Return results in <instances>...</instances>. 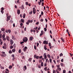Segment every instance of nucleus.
Instances as JSON below:
<instances>
[{"mask_svg":"<svg viewBox=\"0 0 73 73\" xmlns=\"http://www.w3.org/2000/svg\"><path fill=\"white\" fill-rule=\"evenodd\" d=\"M43 35V33H41L40 34V36H41Z\"/></svg>","mask_w":73,"mask_h":73,"instance_id":"60","label":"nucleus"},{"mask_svg":"<svg viewBox=\"0 0 73 73\" xmlns=\"http://www.w3.org/2000/svg\"><path fill=\"white\" fill-rule=\"evenodd\" d=\"M39 58H40V59H41V58H42V56H39Z\"/></svg>","mask_w":73,"mask_h":73,"instance_id":"44","label":"nucleus"},{"mask_svg":"<svg viewBox=\"0 0 73 73\" xmlns=\"http://www.w3.org/2000/svg\"><path fill=\"white\" fill-rule=\"evenodd\" d=\"M60 65H61V66H63V64L62 63H60Z\"/></svg>","mask_w":73,"mask_h":73,"instance_id":"53","label":"nucleus"},{"mask_svg":"<svg viewBox=\"0 0 73 73\" xmlns=\"http://www.w3.org/2000/svg\"><path fill=\"white\" fill-rule=\"evenodd\" d=\"M6 70L8 72H9V70L8 69H6Z\"/></svg>","mask_w":73,"mask_h":73,"instance_id":"64","label":"nucleus"},{"mask_svg":"<svg viewBox=\"0 0 73 73\" xmlns=\"http://www.w3.org/2000/svg\"><path fill=\"white\" fill-rule=\"evenodd\" d=\"M44 48L45 50H47V48L46 47V46H44Z\"/></svg>","mask_w":73,"mask_h":73,"instance_id":"29","label":"nucleus"},{"mask_svg":"<svg viewBox=\"0 0 73 73\" xmlns=\"http://www.w3.org/2000/svg\"><path fill=\"white\" fill-rule=\"evenodd\" d=\"M1 9H2V11H3V10H4V8L2 7L1 8Z\"/></svg>","mask_w":73,"mask_h":73,"instance_id":"62","label":"nucleus"},{"mask_svg":"<svg viewBox=\"0 0 73 73\" xmlns=\"http://www.w3.org/2000/svg\"><path fill=\"white\" fill-rule=\"evenodd\" d=\"M26 16V15L25 13H24L23 15V19H25V16Z\"/></svg>","mask_w":73,"mask_h":73,"instance_id":"16","label":"nucleus"},{"mask_svg":"<svg viewBox=\"0 0 73 73\" xmlns=\"http://www.w3.org/2000/svg\"><path fill=\"white\" fill-rule=\"evenodd\" d=\"M32 58H30L28 60H29V61L30 62H31V61H32Z\"/></svg>","mask_w":73,"mask_h":73,"instance_id":"18","label":"nucleus"},{"mask_svg":"<svg viewBox=\"0 0 73 73\" xmlns=\"http://www.w3.org/2000/svg\"><path fill=\"white\" fill-rule=\"evenodd\" d=\"M19 53H21V49H19Z\"/></svg>","mask_w":73,"mask_h":73,"instance_id":"48","label":"nucleus"},{"mask_svg":"<svg viewBox=\"0 0 73 73\" xmlns=\"http://www.w3.org/2000/svg\"><path fill=\"white\" fill-rule=\"evenodd\" d=\"M36 56H36V54H35L34 55V58H36Z\"/></svg>","mask_w":73,"mask_h":73,"instance_id":"57","label":"nucleus"},{"mask_svg":"<svg viewBox=\"0 0 73 73\" xmlns=\"http://www.w3.org/2000/svg\"><path fill=\"white\" fill-rule=\"evenodd\" d=\"M5 34H3L2 35V38H5Z\"/></svg>","mask_w":73,"mask_h":73,"instance_id":"28","label":"nucleus"},{"mask_svg":"<svg viewBox=\"0 0 73 73\" xmlns=\"http://www.w3.org/2000/svg\"><path fill=\"white\" fill-rule=\"evenodd\" d=\"M41 65L42 66H44V64L43 62H41Z\"/></svg>","mask_w":73,"mask_h":73,"instance_id":"21","label":"nucleus"},{"mask_svg":"<svg viewBox=\"0 0 73 73\" xmlns=\"http://www.w3.org/2000/svg\"><path fill=\"white\" fill-rule=\"evenodd\" d=\"M33 12L34 14L36 13V9L35 7H34L33 9Z\"/></svg>","mask_w":73,"mask_h":73,"instance_id":"6","label":"nucleus"},{"mask_svg":"<svg viewBox=\"0 0 73 73\" xmlns=\"http://www.w3.org/2000/svg\"><path fill=\"white\" fill-rule=\"evenodd\" d=\"M43 14H44V13H43V12L42 11L41 13V15H43Z\"/></svg>","mask_w":73,"mask_h":73,"instance_id":"50","label":"nucleus"},{"mask_svg":"<svg viewBox=\"0 0 73 73\" xmlns=\"http://www.w3.org/2000/svg\"><path fill=\"white\" fill-rule=\"evenodd\" d=\"M60 38L62 41H63V42H65V40H64V39L62 37L61 38Z\"/></svg>","mask_w":73,"mask_h":73,"instance_id":"13","label":"nucleus"},{"mask_svg":"<svg viewBox=\"0 0 73 73\" xmlns=\"http://www.w3.org/2000/svg\"><path fill=\"white\" fill-rule=\"evenodd\" d=\"M1 69H4V68L3 67L1 66Z\"/></svg>","mask_w":73,"mask_h":73,"instance_id":"37","label":"nucleus"},{"mask_svg":"<svg viewBox=\"0 0 73 73\" xmlns=\"http://www.w3.org/2000/svg\"><path fill=\"white\" fill-rule=\"evenodd\" d=\"M30 40L31 41H32L33 40V37H30L29 38Z\"/></svg>","mask_w":73,"mask_h":73,"instance_id":"15","label":"nucleus"},{"mask_svg":"<svg viewBox=\"0 0 73 73\" xmlns=\"http://www.w3.org/2000/svg\"><path fill=\"white\" fill-rule=\"evenodd\" d=\"M39 56H36V58L37 60H38V58H39Z\"/></svg>","mask_w":73,"mask_h":73,"instance_id":"27","label":"nucleus"},{"mask_svg":"<svg viewBox=\"0 0 73 73\" xmlns=\"http://www.w3.org/2000/svg\"><path fill=\"white\" fill-rule=\"evenodd\" d=\"M2 54L1 55V56H2V57H6L7 55L5 54V52H1Z\"/></svg>","mask_w":73,"mask_h":73,"instance_id":"1","label":"nucleus"},{"mask_svg":"<svg viewBox=\"0 0 73 73\" xmlns=\"http://www.w3.org/2000/svg\"><path fill=\"white\" fill-rule=\"evenodd\" d=\"M17 13L18 15H20V10H18L17 11Z\"/></svg>","mask_w":73,"mask_h":73,"instance_id":"8","label":"nucleus"},{"mask_svg":"<svg viewBox=\"0 0 73 73\" xmlns=\"http://www.w3.org/2000/svg\"><path fill=\"white\" fill-rule=\"evenodd\" d=\"M63 56V54H62V53H60V57H61V56Z\"/></svg>","mask_w":73,"mask_h":73,"instance_id":"30","label":"nucleus"},{"mask_svg":"<svg viewBox=\"0 0 73 73\" xmlns=\"http://www.w3.org/2000/svg\"><path fill=\"white\" fill-rule=\"evenodd\" d=\"M56 70H53V73H56Z\"/></svg>","mask_w":73,"mask_h":73,"instance_id":"51","label":"nucleus"},{"mask_svg":"<svg viewBox=\"0 0 73 73\" xmlns=\"http://www.w3.org/2000/svg\"><path fill=\"white\" fill-rule=\"evenodd\" d=\"M38 4H39V5H41V3H40V2H38Z\"/></svg>","mask_w":73,"mask_h":73,"instance_id":"61","label":"nucleus"},{"mask_svg":"<svg viewBox=\"0 0 73 73\" xmlns=\"http://www.w3.org/2000/svg\"><path fill=\"white\" fill-rule=\"evenodd\" d=\"M66 73V70H63V73Z\"/></svg>","mask_w":73,"mask_h":73,"instance_id":"34","label":"nucleus"},{"mask_svg":"<svg viewBox=\"0 0 73 73\" xmlns=\"http://www.w3.org/2000/svg\"><path fill=\"white\" fill-rule=\"evenodd\" d=\"M49 60H50V63H51V62H52V59L51 58Z\"/></svg>","mask_w":73,"mask_h":73,"instance_id":"40","label":"nucleus"},{"mask_svg":"<svg viewBox=\"0 0 73 73\" xmlns=\"http://www.w3.org/2000/svg\"><path fill=\"white\" fill-rule=\"evenodd\" d=\"M20 25L21 26H21H23V24L22 23H20Z\"/></svg>","mask_w":73,"mask_h":73,"instance_id":"46","label":"nucleus"},{"mask_svg":"<svg viewBox=\"0 0 73 73\" xmlns=\"http://www.w3.org/2000/svg\"><path fill=\"white\" fill-rule=\"evenodd\" d=\"M47 56L49 58H51V56L49 54H48Z\"/></svg>","mask_w":73,"mask_h":73,"instance_id":"12","label":"nucleus"},{"mask_svg":"<svg viewBox=\"0 0 73 73\" xmlns=\"http://www.w3.org/2000/svg\"><path fill=\"white\" fill-rule=\"evenodd\" d=\"M1 31H3V32H4V31H5V29L3 28L1 29Z\"/></svg>","mask_w":73,"mask_h":73,"instance_id":"20","label":"nucleus"},{"mask_svg":"<svg viewBox=\"0 0 73 73\" xmlns=\"http://www.w3.org/2000/svg\"><path fill=\"white\" fill-rule=\"evenodd\" d=\"M21 9H24V5H22L21 6Z\"/></svg>","mask_w":73,"mask_h":73,"instance_id":"14","label":"nucleus"},{"mask_svg":"<svg viewBox=\"0 0 73 73\" xmlns=\"http://www.w3.org/2000/svg\"><path fill=\"white\" fill-rule=\"evenodd\" d=\"M23 41L25 42H27L28 41V38L27 37H25L23 38Z\"/></svg>","mask_w":73,"mask_h":73,"instance_id":"2","label":"nucleus"},{"mask_svg":"<svg viewBox=\"0 0 73 73\" xmlns=\"http://www.w3.org/2000/svg\"><path fill=\"white\" fill-rule=\"evenodd\" d=\"M53 62H54L55 64H56V62H55V60H53Z\"/></svg>","mask_w":73,"mask_h":73,"instance_id":"59","label":"nucleus"},{"mask_svg":"<svg viewBox=\"0 0 73 73\" xmlns=\"http://www.w3.org/2000/svg\"><path fill=\"white\" fill-rule=\"evenodd\" d=\"M39 45V43H37V45H36V46H38Z\"/></svg>","mask_w":73,"mask_h":73,"instance_id":"55","label":"nucleus"},{"mask_svg":"<svg viewBox=\"0 0 73 73\" xmlns=\"http://www.w3.org/2000/svg\"><path fill=\"white\" fill-rule=\"evenodd\" d=\"M57 69L59 71H61V68H58Z\"/></svg>","mask_w":73,"mask_h":73,"instance_id":"22","label":"nucleus"},{"mask_svg":"<svg viewBox=\"0 0 73 73\" xmlns=\"http://www.w3.org/2000/svg\"><path fill=\"white\" fill-rule=\"evenodd\" d=\"M34 49L35 50H36V46H34Z\"/></svg>","mask_w":73,"mask_h":73,"instance_id":"52","label":"nucleus"},{"mask_svg":"<svg viewBox=\"0 0 73 73\" xmlns=\"http://www.w3.org/2000/svg\"><path fill=\"white\" fill-rule=\"evenodd\" d=\"M3 40H6V38H3Z\"/></svg>","mask_w":73,"mask_h":73,"instance_id":"58","label":"nucleus"},{"mask_svg":"<svg viewBox=\"0 0 73 73\" xmlns=\"http://www.w3.org/2000/svg\"><path fill=\"white\" fill-rule=\"evenodd\" d=\"M21 22L23 23H24V19H21Z\"/></svg>","mask_w":73,"mask_h":73,"instance_id":"19","label":"nucleus"},{"mask_svg":"<svg viewBox=\"0 0 73 73\" xmlns=\"http://www.w3.org/2000/svg\"><path fill=\"white\" fill-rule=\"evenodd\" d=\"M44 32H46L47 30V29H46V28H44Z\"/></svg>","mask_w":73,"mask_h":73,"instance_id":"39","label":"nucleus"},{"mask_svg":"<svg viewBox=\"0 0 73 73\" xmlns=\"http://www.w3.org/2000/svg\"><path fill=\"white\" fill-rule=\"evenodd\" d=\"M56 72L57 73H60V72L59 71H58V70H56Z\"/></svg>","mask_w":73,"mask_h":73,"instance_id":"45","label":"nucleus"},{"mask_svg":"<svg viewBox=\"0 0 73 73\" xmlns=\"http://www.w3.org/2000/svg\"><path fill=\"white\" fill-rule=\"evenodd\" d=\"M12 51L13 52L15 53L16 51V50H15V49L14 48V49H12Z\"/></svg>","mask_w":73,"mask_h":73,"instance_id":"17","label":"nucleus"},{"mask_svg":"<svg viewBox=\"0 0 73 73\" xmlns=\"http://www.w3.org/2000/svg\"><path fill=\"white\" fill-rule=\"evenodd\" d=\"M32 11H31L29 13V14H30V15H31V14L32 13Z\"/></svg>","mask_w":73,"mask_h":73,"instance_id":"49","label":"nucleus"},{"mask_svg":"<svg viewBox=\"0 0 73 73\" xmlns=\"http://www.w3.org/2000/svg\"><path fill=\"white\" fill-rule=\"evenodd\" d=\"M9 69H12V66L11 65H10L9 67Z\"/></svg>","mask_w":73,"mask_h":73,"instance_id":"23","label":"nucleus"},{"mask_svg":"<svg viewBox=\"0 0 73 73\" xmlns=\"http://www.w3.org/2000/svg\"><path fill=\"white\" fill-rule=\"evenodd\" d=\"M28 49V47L27 46H25L24 48H23V51L24 52H26L27 51V49Z\"/></svg>","mask_w":73,"mask_h":73,"instance_id":"4","label":"nucleus"},{"mask_svg":"<svg viewBox=\"0 0 73 73\" xmlns=\"http://www.w3.org/2000/svg\"><path fill=\"white\" fill-rule=\"evenodd\" d=\"M24 69H25V70H27V66H24Z\"/></svg>","mask_w":73,"mask_h":73,"instance_id":"31","label":"nucleus"},{"mask_svg":"<svg viewBox=\"0 0 73 73\" xmlns=\"http://www.w3.org/2000/svg\"><path fill=\"white\" fill-rule=\"evenodd\" d=\"M46 56V53H44V54H43V56L44 57L45 56Z\"/></svg>","mask_w":73,"mask_h":73,"instance_id":"32","label":"nucleus"},{"mask_svg":"<svg viewBox=\"0 0 73 73\" xmlns=\"http://www.w3.org/2000/svg\"><path fill=\"white\" fill-rule=\"evenodd\" d=\"M25 4L26 5H28V2H25Z\"/></svg>","mask_w":73,"mask_h":73,"instance_id":"33","label":"nucleus"},{"mask_svg":"<svg viewBox=\"0 0 73 73\" xmlns=\"http://www.w3.org/2000/svg\"><path fill=\"white\" fill-rule=\"evenodd\" d=\"M12 38L13 40H15V36H14V35L12 36Z\"/></svg>","mask_w":73,"mask_h":73,"instance_id":"10","label":"nucleus"},{"mask_svg":"<svg viewBox=\"0 0 73 73\" xmlns=\"http://www.w3.org/2000/svg\"><path fill=\"white\" fill-rule=\"evenodd\" d=\"M13 46H14V48H15V47H16V44H14V45H13Z\"/></svg>","mask_w":73,"mask_h":73,"instance_id":"63","label":"nucleus"},{"mask_svg":"<svg viewBox=\"0 0 73 73\" xmlns=\"http://www.w3.org/2000/svg\"><path fill=\"white\" fill-rule=\"evenodd\" d=\"M31 22V21L29 20L28 21H27V22H26V24L27 25H29V23H30Z\"/></svg>","mask_w":73,"mask_h":73,"instance_id":"7","label":"nucleus"},{"mask_svg":"<svg viewBox=\"0 0 73 73\" xmlns=\"http://www.w3.org/2000/svg\"><path fill=\"white\" fill-rule=\"evenodd\" d=\"M40 21L41 22H42V21H44V19H42L41 20H40Z\"/></svg>","mask_w":73,"mask_h":73,"instance_id":"47","label":"nucleus"},{"mask_svg":"<svg viewBox=\"0 0 73 73\" xmlns=\"http://www.w3.org/2000/svg\"><path fill=\"white\" fill-rule=\"evenodd\" d=\"M43 44H45V45H47L48 44V42L46 40H44L43 42Z\"/></svg>","mask_w":73,"mask_h":73,"instance_id":"3","label":"nucleus"},{"mask_svg":"<svg viewBox=\"0 0 73 73\" xmlns=\"http://www.w3.org/2000/svg\"><path fill=\"white\" fill-rule=\"evenodd\" d=\"M11 56L12 57H13V58L15 57V55H14V54H12Z\"/></svg>","mask_w":73,"mask_h":73,"instance_id":"38","label":"nucleus"},{"mask_svg":"<svg viewBox=\"0 0 73 73\" xmlns=\"http://www.w3.org/2000/svg\"><path fill=\"white\" fill-rule=\"evenodd\" d=\"M2 36V34H0V38H2V37L1 36Z\"/></svg>","mask_w":73,"mask_h":73,"instance_id":"36","label":"nucleus"},{"mask_svg":"<svg viewBox=\"0 0 73 73\" xmlns=\"http://www.w3.org/2000/svg\"><path fill=\"white\" fill-rule=\"evenodd\" d=\"M44 59H46V58H47V56H46H46H44Z\"/></svg>","mask_w":73,"mask_h":73,"instance_id":"35","label":"nucleus"},{"mask_svg":"<svg viewBox=\"0 0 73 73\" xmlns=\"http://www.w3.org/2000/svg\"><path fill=\"white\" fill-rule=\"evenodd\" d=\"M15 8H16V9H17V6H16V5H15Z\"/></svg>","mask_w":73,"mask_h":73,"instance_id":"54","label":"nucleus"},{"mask_svg":"<svg viewBox=\"0 0 73 73\" xmlns=\"http://www.w3.org/2000/svg\"><path fill=\"white\" fill-rule=\"evenodd\" d=\"M36 25H38L39 24V22H36Z\"/></svg>","mask_w":73,"mask_h":73,"instance_id":"56","label":"nucleus"},{"mask_svg":"<svg viewBox=\"0 0 73 73\" xmlns=\"http://www.w3.org/2000/svg\"><path fill=\"white\" fill-rule=\"evenodd\" d=\"M10 42L11 45H13V43L14 42L13 41V40H12V39H11L10 40Z\"/></svg>","mask_w":73,"mask_h":73,"instance_id":"5","label":"nucleus"},{"mask_svg":"<svg viewBox=\"0 0 73 73\" xmlns=\"http://www.w3.org/2000/svg\"><path fill=\"white\" fill-rule=\"evenodd\" d=\"M10 49H13V46L12 45H11L10 46Z\"/></svg>","mask_w":73,"mask_h":73,"instance_id":"25","label":"nucleus"},{"mask_svg":"<svg viewBox=\"0 0 73 73\" xmlns=\"http://www.w3.org/2000/svg\"><path fill=\"white\" fill-rule=\"evenodd\" d=\"M8 31L9 33H11V30H8Z\"/></svg>","mask_w":73,"mask_h":73,"instance_id":"41","label":"nucleus"},{"mask_svg":"<svg viewBox=\"0 0 73 73\" xmlns=\"http://www.w3.org/2000/svg\"><path fill=\"white\" fill-rule=\"evenodd\" d=\"M6 39L8 41H9V36H7Z\"/></svg>","mask_w":73,"mask_h":73,"instance_id":"9","label":"nucleus"},{"mask_svg":"<svg viewBox=\"0 0 73 73\" xmlns=\"http://www.w3.org/2000/svg\"><path fill=\"white\" fill-rule=\"evenodd\" d=\"M44 69L45 71H47V67L44 68Z\"/></svg>","mask_w":73,"mask_h":73,"instance_id":"26","label":"nucleus"},{"mask_svg":"<svg viewBox=\"0 0 73 73\" xmlns=\"http://www.w3.org/2000/svg\"><path fill=\"white\" fill-rule=\"evenodd\" d=\"M11 17V16H9L7 17V19H8L9 20H10V18Z\"/></svg>","mask_w":73,"mask_h":73,"instance_id":"11","label":"nucleus"},{"mask_svg":"<svg viewBox=\"0 0 73 73\" xmlns=\"http://www.w3.org/2000/svg\"><path fill=\"white\" fill-rule=\"evenodd\" d=\"M1 12L2 14H3V13H4V11L3 10H2L1 11Z\"/></svg>","mask_w":73,"mask_h":73,"instance_id":"43","label":"nucleus"},{"mask_svg":"<svg viewBox=\"0 0 73 73\" xmlns=\"http://www.w3.org/2000/svg\"><path fill=\"white\" fill-rule=\"evenodd\" d=\"M48 45L49 46H51V43H48Z\"/></svg>","mask_w":73,"mask_h":73,"instance_id":"42","label":"nucleus"},{"mask_svg":"<svg viewBox=\"0 0 73 73\" xmlns=\"http://www.w3.org/2000/svg\"><path fill=\"white\" fill-rule=\"evenodd\" d=\"M9 53L10 54H11V53H12V51L11 50H10L9 51Z\"/></svg>","mask_w":73,"mask_h":73,"instance_id":"24","label":"nucleus"}]
</instances>
